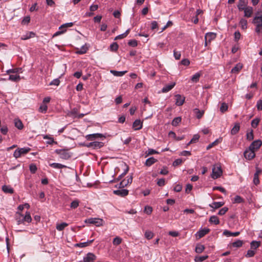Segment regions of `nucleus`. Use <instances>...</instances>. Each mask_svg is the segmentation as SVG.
<instances>
[{"label":"nucleus","instance_id":"1","mask_svg":"<svg viewBox=\"0 0 262 262\" xmlns=\"http://www.w3.org/2000/svg\"><path fill=\"white\" fill-rule=\"evenodd\" d=\"M55 152L59 156L60 158L64 160L69 159L72 156V154L68 149H56Z\"/></svg>","mask_w":262,"mask_h":262},{"label":"nucleus","instance_id":"2","mask_svg":"<svg viewBox=\"0 0 262 262\" xmlns=\"http://www.w3.org/2000/svg\"><path fill=\"white\" fill-rule=\"evenodd\" d=\"M18 216L20 217L19 220L17 221V222H18V224H20V217H21V221L23 223H24V222L30 223V222H31V221L32 220V219H31V217L30 215V213L28 212H27L26 213V214L25 216H23L20 213L17 212H16V215L17 220H18Z\"/></svg>","mask_w":262,"mask_h":262},{"label":"nucleus","instance_id":"3","mask_svg":"<svg viewBox=\"0 0 262 262\" xmlns=\"http://www.w3.org/2000/svg\"><path fill=\"white\" fill-rule=\"evenodd\" d=\"M85 223L94 225L96 227H99L102 225L103 221L102 219L98 218H90L85 221Z\"/></svg>","mask_w":262,"mask_h":262},{"label":"nucleus","instance_id":"4","mask_svg":"<svg viewBox=\"0 0 262 262\" xmlns=\"http://www.w3.org/2000/svg\"><path fill=\"white\" fill-rule=\"evenodd\" d=\"M31 149L29 147H25L21 148H17L16 149L13 154V156L15 158H19L21 155L26 154L30 151Z\"/></svg>","mask_w":262,"mask_h":262},{"label":"nucleus","instance_id":"5","mask_svg":"<svg viewBox=\"0 0 262 262\" xmlns=\"http://www.w3.org/2000/svg\"><path fill=\"white\" fill-rule=\"evenodd\" d=\"M222 170L220 166H214L212 168L211 177L213 179H217L220 177L222 174Z\"/></svg>","mask_w":262,"mask_h":262},{"label":"nucleus","instance_id":"6","mask_svg":"<svg viewBox=\"0 0 262 262\" xmlns=\"http://www.w3.org/2000/svg\"><path fill=\"white\" fill-rule=\"evenodd\" d=\"M256 14L253 18L252 23L256 26H262V11H258Z\"/></svg>","mask_w":262,"mask_h":262},{"label":"nucleus","instance_id":"7","mask_svg":"<svg viewBox=\"0 0 262 262\" xmlns=\"http://www.w3.org/2000/svg\"><path fill=\"white\" fill-rule=\"evenodd\" d=\"M244 155L245 158L249 160H252L255 156V151L250 147L245 151Z\"/></svg>","mask_w":262,"mask_h":262},{"label":"nucleus","instance_id":"8","mask_svg":"<svg viewBox=\"0 0 262 262\" xmlns=\"http://www.w3.org/2000/svg\"><path fill=\"white\" fill-rule=\"evenodd\" d=\"M216 37V34L212 32L207 33L205 36V45L207 46V42H210L212 40L214 39Z\"/></svg>","mask_w":262,"mask_h":262},{"label":"nucleus","instance_id":"9","mask_svg":"<svg viewBox=\"0 0 262 262\" xmlns=\"http://www.w3.org/2000/svg\"><path fill=\"white\" fill-rule=\"evenodd\" d=\"M104 137L103 134L99 133L89 134L85 136L86 139L89 141H93L97 138H103Z\"/></svg>","mask_w":262,"mask_h":262},{"label":"nucleus","instance_id":"10","mask_svg":"<svg viewBox=\"0 0 262 262\" xmlns=\"http://www.w3.org/2000/svg\"><path fill=\"white\" fill-rule=\"evenodd\" d=\"M96 259V256L91 252L88 253L86 255L83 257V262H94Z\"/></svg>","mask_w":262,"mask_h":262},{"label":"nucleus","instance_id":"11","mask_svg":"<svg viewBox=\"0 0 262 262\" xmlns=\"http://www.w3.org/2000/svg\"><path fill=\"white\" fill-rule=\"evenodd\" d=\"M262 145V141L260 140H257L253 141L249 146L251 149L253 151L257 150Z\"/></svg>","mask_w":262,"mask_h":262},{"label":"nucleus","instance_id":"12","mask_svg":"<svg viewBox=\"0 0 262 262\" xmlns=\"http://www.w3.org/2000/svg\"><path fill=\"white\" fill-rule=\"evenodd\" d=\"M248 0H239L237 5V8L239 11H242L248 7Z\"/></svg>","mask_w":262,"mask_h":262},{"label":"nucleus","instance_id":"13","mask_svg":"<svg viewBox=\"0 0 262 262\" xmlns=\"http://www.w3.org/2000/svg\"><path fill=\"white\" fill-rule=\"evenodd\" d=\"M113 193L121 197H124L128 195V190L125 189L114 190Z\"/></svg>","mask_w":262,"mask_h":262},{"label":"nucleus","instance_id":"14","mask_svg":"<svg viewBox=\"0 0 262 262\" xmlns=\"http://www.w3.org/2000/svg\"><path fill=\"white\" fill-rule=\"evenodd\" d=\"M244 16L247 18L251 17L253 13V8L251 6H248L244 10Z\"/></svg>","mask_w":262,"mask_h":262},{"label":"nucleus","instance_id":"15","mask_svg":"<svg viewBox=\"0 0 262 262\" xmlns=\"http://www.w3.org/2000/svg\"><path fill=\"white\" fill-rule=\"evenodd\" d=\"M133 127L135 130L141 129L142 127V122L139 119L136 120L133 122Z\"/></svg>","mask_w":262,"mask_h":262},{"label":"nucleus","instance_id":"16","mask_svg":"<svg viewBox=\"0 0 262 262\" xmlns=\"http://www.w3.org/2000/svg\"><path fill=\"white\" fill-rule=\"evenodd\" d=\"M176 104L177 106H181L183 104L185 101V97H182L181 95L179 94H178L176 95Z\"/></svg>","mask_w":262,"mask_h":262},{"label":"nucleus","instance_id":"17","mask_svg":"<svg viewBox=\"0 0 262 262\" xmlns=\"http://www.w3.org/2000/svg\"><path fill=\"white\" fill-rule=\"evenodd\" d=\"M193 111L194 113L195 114L196 117L198 119H201L205 113V111L204 110L201 111L197 108L193 109Z\"/></svg>","mask_w":262,"mask_h":262},{"label":"nucleus","instance_id":"18","mask_svg":"<svg viewBox=\"0 0 262 262\" xmlns=\"http://www.w3.org/2000/svg\"><path fill=\"white\" fill-rule=\"evenodd\" d=\"M261 244V242L260 241H253L250 243V248L251 249L254 251L257 248H258Z\"/></svg>","mask_w":262,"mask_h":262},{"label":"nucleus","instance_id":"19","mask_svg":"<svg viewBox=\"0 0 262 262\" xmlns=\"http://www.w3.org/2000/svg\"><path fill=\"white\" fill-rule=\"evenodd\" d=\"M209 230H199L195 234L196 239H200L208 233Z\"/></svg>","mask_w":262,"mask_h":262},{"label":"nucleus","instance_id":"20","mask_svg":"<svg viewBox=\"0 0 262 262\" xmlns=\"http://www.w3.org/2000/svg\"><path fill=\"white\" fill-rule=\"evenodd\" d=\"M93 241L94 239H92L88 241L87 242H85L77 243L75 245V246L81 248L89 246L91 243H93Z\"/></svg>","mask_w":262,"mask_h":262},{"label":"nucleus","instance_id":"21","mask_svg":"<svg viewBox=\"0 0 262 262\" xmlns=\"http://www.w3.org/2000/svg\"><path fill=\"white\" fill-rule=\"evenodd\" d=\"M175 85V82H172L170 84L167 85L162 88V92L163 93H167L170 91L174 86Z\"/></svg>","mask_w":262,"mask_h":262},{"label":"nucleus","instance_id":"22","mask_svg":"<svg viewBox=\"0 0 262 262\" xmlns=\"http://www.w3.org/2000/svg\"><path fill=\"white\" fill-rule=\"evenodd\" d=\"M224 205V202H214L212 204H210L209 206L214 209H217L223 206Z\"/></svg>","mask_w":262,"mask_h":262},{"label":"nucleus","instance_id":"23","mask_svg":"<svg viewBox=\"0 0 262 262\" xmlns=\"http://www.w3.org/2000/svg\"><path fill=\"white\" fill-rule=\"evenodd\" d=\"M240 124L239 123H236L233 127L231 130V134L234 135L236 134L239 130Z\"/></svg>","mask_w":262,"mask_h":262},{"label":"nucleus","instance_id":"24","mask_svg":"<svg viewBox=\"0 0 262 262\" xmlns=\"http://www.w3.org/2000/svg\"><path fill=\"white\" fill-rule=\"evenodd\" d=\"M49 166L55 169H61L67 167V166L64 165L57 163H50Z\"/></svg>","mask_w":262,"mask_h":262},{"label":"nucleus","instance_id":"25","mask_svg":"<svg viewBox=\"0 0 262 262\" xmlns=\"http://www.w3.org/2000/svg\"><path fill=\"white\" fill-rule=\"evenodd\" d=\"M157 161V160L155 159L154 157H150L148 158L145 163V165L147 166H150L153 164L156 163Z\"/></svg>","mask_w":262,"mask_h":262},{"label":"nucleus","instance_id":"26","mask_svg":"<svg viewBox=\"0 0 262 262\" xmlns=\"http://www.w3.org/2000/svg\"><path fill=\"white\" fill-rule=\"evenodd\" d=\"M239 234H240V232L238 231L235 232H231L228 230H224V231L223 232V235H224L226 236H238Z\"/></svg>","mask_w":262,"mask_h":262},{"label":"nucleus","instance_id":"27","mask_svg":"<svg viewBox=\"0 0 262 262\" xmlns=\"http://www.w3.org/2000/svg\"><path fill=\"white\" fill-rule=\"evenodd\" d=\"M243 68V65L238 63L231 70L232 73H237Z\"/></svg>","mask_w":262,"mask_h":262},{"label":"nucleus","instance_id":"28","mask_svg":"<svg viewBox=\"0 0 262 262\" xmlns=\"http://www.w3.org/2000/svg\"><path fill=\"white\" fill-rule=\"evenodd\" d=\"M104 146V143L102 142L94 141L93 149H97L101 148Z\"/></svg>","mask_w":262,"mask_h":262},{"label":"nucleus","instance_id":"29","mask_svg":"<svg viewBox=\"0 0 262 262\" xmlns=\"http://www.w3.org/2000/svg\"><path fill=\"white\" fill-rule=\"evenodd\" d=\"M126 71H117L115 70H111V73L115 76L121 77L123 76L126 73Z\"/></svg>","mask_w":262,"mask_h":262},{"label":"nucleus","instance_id":"30","mask_svg":"<svg viewBox=\"0 0 262 262\" xmlns=\"http://www.w3.org/2000/svg\"><path fill=\"white\" fill-rule=\"evenodd\" d=\"M239 25L243 30L247 28V20L245 18H241L239 21Z\"/></svg>","mask_w":262,"mask_h":262},{"label":"nucleus","instance_id":"31","mask_svg":"<svg viewBox=\"0 0 262 262\" xmlns=\"http://www.w3.org/2000/svg\"><path fill=\"white\" fill-rule=\"evenodd\" d=\"M35 33L33 32H29L27 33L26 35H24L21 36V39L22 40H26L29 39L31 37H33L35 36Z\"/></svg>","mask_w":262,"mask_h":262},{"label":"nucleus","instance_id":"32","mask_svg":"<svg viewBox=\"0 0 262 262\" xmlns=\"http://www.w3.org/2000/svg\"><path fill=\"white\" fill-rule=\"evenodd\" d=\"M129 31H130V29H127L124 33L117 36L115 38L114 40L121 39L126 37L127 36V35H128V34L129 33Z\"/></svg>","mask_w":262,"mask_h":262},{"label":"nucleus","instance_id":"33","mask_svg":"<svg viewBox=\"0 0 262 262\" xmlns=\"http://www.w3.org/2000/svg\"><path fill=\"white\" fill-rule=\"evenodd\" d=\"M2 190L5 193H13V189L11 187L7 185H4L2 187Z\"/></svg>","mask_w":262,"mask_h":262},{"label":"nucleus","instance_id":"34","mask_svg":"<svg viewBox=\"0 0 262 262\" xmlns=\"http://www.w3.org/2000/svg\"><path fill=\"white\" fill-rule=\"evenodd\" d=\"M204 249L205 247L204 245L201 244H197L195 247V251L198 253H201L204 250Z\"/></svg>","mask_w":262,"mask_h":262},{"label":"nucleus","instance_id":"35","mask_svg":"<svg viewBox=\"0 0 262 262\" xmlns=\"http://www.w3.org/2000/svg\"><path fill=\"white\" fill-rule=\"evenodd\" d=\"M181 117H178L174 118L172 121L171 124L172 126H177L181 121Z\"/></svg>","mask_w":262,"mask_h":262},{"label":"nucleus","instance_id":"36","mask_svg":"<svg viewBox=\"0 0 262 262\" xmlns=\"http://www.w3.org/2000/svg\"><path fill=\"white\" fill-rule=\"evenodd\" d=\"M20 79V76L17 75H10L9 77V80L16 82Z\"/></svg>","mask_w":262,"mask_h":262},{"label":"nucleus","instance_id":"37","mask_svg":"<svg viewBox=\"0 0 262 262\" xmlns=\"http://www.w3.org/2000/svg\"><path fill=\"white\" fill-rule=\"evenodd\" d=\"M259 121H260V119H259L258 118H256L254 119L251 121V126L254 128H256L257 127V126L259 123Z\"/></svg>","mask_w":262,"mask_h":262},{"label":"nucleus","instance_id":"38","mask_svg":"<svg viewBox=\"0 0 262 262\" xmlns=\"http://www.w3.org/2000/svg\"><path fill=\"white\" fill-rule=\"evenodd\" d=\"M228 106L227 104L225 102H223L221 104V105L220 108V110L222 113H224L228 110Z\"/></svg>","mask_w":262,"mask_h":262},{"label":"nucleus","instance_id":"39","mask_svg":"<svg viewBox=\"0 0 262 262\" xmlns=\"http://www.w3.org/2000/svg\"><path fill=\"white\" fill-rule=\"evenodd\" d=\"M208 257V255H204L201 256H196L195 257V261L196 262H202Z\"/></svg>","mask_w":262,"mask_h":262},{"label":"nucleus","instance_id":"40","mask_svg":"<svg viewBox=\"0 0 262 262\" xmlns=\"http://www.w3.org/2000/svg\"><path fill=\"white\" fill-rule=\"evenodd\" d=\"M201 76V74L199 73H196L194 75H193L191 77V80L193 82H197L199 80V78Z\"/></svg>","mask_w":262,"mask_h":262},{"label":"nucleus","instance_id":"41","mask_svg":"<svg viewBox=\"0 0 262 262\" xmlns=\"http://www.w3.org/2000/svg\"><path fill=\"white\" fill-rule=\"evenodd\" d=\"M209 221L211 223H214L215 225H217L219 223V220L218 217L216 216H211L210 217Z\"/></svg>","mask_w":262,"mask_h":262},{"label":"nucleus","instance_id":"42","mask_svg":"<svg viewBox=\"0 0 262 262\" xmlns=\"http://www.w3.org/2000/svg\"><path fill=\"white\" fill-rule=\"evenodd\" d=\"M243 245V242L241 240H237L232 243V246L233 247L239 248Z\"/></svg>","mask_w":262,"mask_h":262},{"label":"nucleus","instance_id":"43","mask_svg":"<svg viewBox=\"0 0 262 262\" xmlns=\"http://www.w3.org/2000/svg\"><path fill=\"white\" fill-rule=\"evenodd\" d=\"M200 138V136L198 134L194 135L192 138V139L189 141V142L188 143L187 146L189 145L190 144L193 143H195L197 142Z\"/></svg>","mask_w":262,"mask_h":262},{"label":"nucleus","instance_id":"44","mask_svg":"<svg viewBox=\"0 0 262 262\" xmlns=\"http://www.w3.org/2000/svg\"><path fill=\"white\" fill-rule=\"evenodd\" d=\"M15 126L19 129H21L23 128V124L20 120H15Z\"/></svg>","mask_w":262,"mask_h":262},{"label":"nucleus","instance_id":"45","mask_svg":"<svg viewBox=\"0 0 262 262\" xmlns=\"http://www.w3.org/2000/svg\"><path fill=\"white\" fill-rule=\"evenodd\" d=\"M247 139L251 141L254 138L253 135V131L252 129H251L249 132H247L246 134Z\"/></svg>","mask_w":262,"mask_h":262},{"label":"nucleus","instance_id":"46","mask_svg":"<svg viewBox=\"0 0 262 262\" xmlns=\"http://www.w3.org/2000/svg\"><path fill=\"white\" fill-rule=\"evenodd\" d=\"M79 204V201L78 200H75L71 203L70 207L71 208L75 209L78 207Z\"/></svg>","mask_w":262,"mask_h":262},{"label":"nucleus","instance_id":"47","mask_svg":"<svg viewBox=\"0 0 262 262\" xmlns=\"http://www.w3.org/2000/svg\"><path fill=\"white\" fill-rule=\"evenodd\" d=\"M121 242H122V239L120 237L117 236L114 238L113 241V244L114 245L117 246V245H119V244H120Z\"/></svg>","mask_w":262,"mask_h":262},{"label":"nucleus","instance_id":"48","mask_svg":"<svg viewBox=\"0 0 262 262\" xmlns=\"http://www.w3.org/2000/svg\"><path fill=\"white\" fill-rule=\"evenodd\" d=\"M153 235L154 234L150 230H147L145 233V237L148 239L152 238Z\"/></svg>","mask_w":262,"mask_h":262},{"label":"nucleus","instance_id":"49","mask_svg":"<svg viewBox=\"0 0 262 262\" xmlns=\"http://www.w3.org/2000/svg\"><path fill=\"white\" fill-rule=\"evenodd\" d=\"M118 49V45L117 42H113L110 45V50L112 51H116Z\"/></svg>","mask_w":262,"mask_h":262},{"label":"nucleus","instance_id":"50","mask_svg":"<svg viewBox=\"0 0 262 262\" xmlns=\"http://www.w3.org/2000/svg\"><path fill=\"white\" fill-rule=\"evenodd\" d=\"M255 254V252L254 250L250 249V250H248L247 253L246 254V257H253Z\"/></svg>","mask_w":262,"mask_h":262},{"label":"nucleus","instance_id":"51","mask_svg":"<svg viewBox=\"0 0 262 262\" xmlns=\"http://www.w3.org/2000/svg\"><path fill=\"white\" fill-rule=\"evenodd\" d=\"M253 182L255 185H257L259 184V176H257V173H254Z\"/></svg>","mask_w":262,"mask_h":262},{"label":"nucleus","instance_id":"52","mask_svg":"<svg viewBox=\"0 0 262 262\" xmlns=\"http://www.w3.org/2000/svg\"><path fill=\"white\" fill-rule=\"evenodd\" d=\"M73 25H74L73 23H66V24H64L61 25L59 28V30H61V29H65L66 28L72 27L73 26Z\"/></svg>","mask_w":262,"mask_h":262},{"label":"nucleus","instance_id":"53","mask_svg":"<svg viewBox=\"0 0 262 262\" xmlns=\"http://www.w3.org/2000/svg\"><path fill=\"white\" fill-rule=\"evenodd\" d=\"M68 226V224L66 223H62L61 224H57L56 229H63Z\"/></svg>","mask_w":262,"mask_h":262},{"label":"nucleus","instance_id":"54","mask_svg":"<svg viewBox=\"0 0 262 262\" xmlns=\"http://www.w3.org/2000/svg\"><path fill=\"white\" fill-rule=\"evenodd\" d=\"M88 50V48L85 47V46H83L81 47L79 51H77V53L80 54H83L86 52L87 50Z\"/></svg>","mask_w":262,"mask_h":262},{"label":"nucleus","instance_id":"55","mask_svg":"<svg viewBox=\"0 0 262 262\" xmlns=\"http://www.w3.org/2000/svg\"><path fill=\"white\" fill-rule=\"evenodd\" d=\"M29 169L32 173H35L37 170V167L35 164H31L29 166Z\"/></svg>","mask_w":262,"mask_h":262},{"label":"nucleus","instance_id":"56","mask_svg":"<svg viewBox=\"0 0 262 262\" xmlns=\"http://www.w3.org/2000/svg\"><path fill=\"white\" fill-rule=\"evenodd\" d=\"M128 44L130 46L135 47L137 46L138 43H137V41L136 40L132 39V40H129Z\"/></svg>","mask_w":262,"mask_h":262},{"label":"nucleus","instance_id":"57","mask_svg":"<svg viewBox=\"0 0 262 262\" xmlns=\"http://www.w3.org/2000/svg\"><path fill=\"white\" fill-rule=\"evenodd\" d=\"M127 180H123V181L125 182V186H126L129 184H131L133 181L132 176H129L127 177Z\"/></svg>","mask_w":262,"mask_h":262},{"label":"nucleus","instance_id":"58","mask_svg":"<svg viewBox=\"0 0 262 262\" xmlns=\"http://www.w3.org/2000/svg\"><path fill=\"white\" fill-rule=\"evenodd\" d=\"M228 210V208L226 207L222 208L219 211L218 214L220 215H222L225 214L227 211Z\"/></svg>","mask_w":262,"mask_h":262},{"label":"nucleus","instance_id":"59","mask_svg":"<svg viewBox=\"0 0 262 262\" xmlns=\"http://www.w3.org/2000/svg\"><path fill=\"white\" fill-rule=\"evenodd\" d=\"M21 69H20V68H15V69L8 70H7V73H16L19 72L21 71Z\"/></svg>","mask_w":262,"mask_h":262},{"label":"nucleus","instance_id":"60","mask_svg":"<svg viewBox=\"0 0 262 262\" xmlns=\"http://www.w3.org/2000/svg\"><path fill=\"white\" fill-rule=\"evenodd\" d=\"M152 209L150 206H146L144 208V212L147 214H150L152 212Z\"/></svg>","mask_w":262,"mask_h":262},{"label":"nucleus","instance_id":"61","mask_svg":"<svg viewBox=\"0 0 262 262\" xmlns=\"http://www.w3.org/2000/svg\"><path fill=\"white\" fill-rule=\"evenodd\" d=\"M47 108V106L46 104H43L39 107V111L41 113H45L46 112Z\"/></svg>","mask_w":262,"mask_h":262},{"label":"nucleus","instance_id":"62","mask_svg":"<svg viewBox=\"0 0 262 262\" xmlns=\"http://www.w3.org/2000/svg\"><path fill=\"white\" fill-rule=\"evenodd\" d=\"M182 189V186L180 184H177L175 186L173 190L176 192H180Z\"/></svg>","mask_w":262,"mask_h":262},{"label":"nucleus","instance_id":"63","mask_svg":"<svg viewBox=\"0 0 262 262\" xmlns=\"http://www.w3.org/2000/svg\"><path fill=\"white\" fill-rule=\"evenodd\" d=\"M255 31L257 34L262 33V25L256 26Z\"/></svg>","mask_w":262,"mask_h":262},{"label":"nucleus","instance_id":"64","mask_svg":"<svg viewBox=\"0 0 262 262\" xmlns=\"http://www.w3.org/2000/svg\"><path fill=\"white\" fill-rule=\"evenodd\" d=\"M256 106L258 110H262V100H258L257 102Z\"/></svg>","mask_w":262,"mask_h":262}]
</instances>
